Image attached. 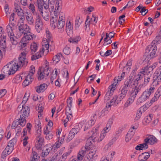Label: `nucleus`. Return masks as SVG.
Wrapping results in <instances>:
<instances>
[{
	"instance_id": "obj_1",
	"label": "nucleus",
	"mask_w": 161,
	"mask_h": 161,
	"mask_svg": "<svg viewBox=\"0 0 161 161\" xmlns=\"http://www.w3.org/2000/svg\"><path fill=\"white\" fill-rule=\"evenodd\" d=\"M26 52L24 51L21 52L19 54V57L18 58V63H15L12 64L9 69L10 70L8 71L11 74H14L15 71L18 70L20 67H25L28 63L27 59L26 58Z\"/></svg>"
},
{
	"instance_id": "obj_2",
	"label": "nucleus",
	"mask_w": 161,
	"mask_h": 161,
	"mask_svg": "<svg viewBox=\"0 0 161 161\" xmlns=\"http://www.w3.org/2000/svg\"><path fill=\"white\" fill-rule=\"evenodd\" d=\"M18 110L19 111L20 110V113L22 114L18 119L19 124L22 127H23L26 123V119L28 118L30 113V108L28 106L20 105L18 106Z\"/></svg>"
},
{
	"instance_id": "obj_3",
	"label": "nucleus",
	"mask_w": 161,
	"mask_h": 161,
	"mask_svg": "<svg viewBox=\"0 0 161 161\" xmlns=\"http://www.w3.org/2000/svg\"><path fill=\"white\" fill-rule=\"evenodd\" d=\"M25 31H24V36L20 41V43L22 48L25 47L27 44L29 43V41L32 40L33 38H35L36 36L31 33L30 29L27 25L24 28Z\"/></svg>"
},
{
	"instance_id": "obj_4",
	"label": "nucleus",
	"mask_w": 161,
	"mask_h": 161,
	"mask_svg": "<svg viewBox=\"0 0 161 161\" xmlns=\"http://www.w3.org/2000/svg\"><path fill=\"white\" fill-rule=\"evenodd\" d=\"M142 87V85L140 84L138 86H136L134 88L129 92V97L124 105V107H128L134 102L137 93L141 91Z\"/></svg>"
},
{
	"instance_id": "obj_5",
	"label": "nucleus",
	"mask_w": 161,
	"mask_h": 161,
	"mask_svg": "<svg viewBox=\"0 0 161 161\" xmlns=\"http://www.w3.org/2000/svg\"><path fill=\"white\" fill-rule=\"evenodd\" d=\"M156 40H153L151 44L148 46L146 49V52L148 51L150 52L149 58L150 59L156 58L158 55L157 45L161 42H158Z\"/></svg>"
},
{
	"instance_id": "obj_6",
	"label": "nucleus",
	"mask_w": 161,
	"mask_h": 161,
	"mask_svg": "<svg viewBox=\"0 0 161 161\" xmlns=\"http://www.w3.org/2000/svg\"><path fill=\"white\" fill-rule=\"evenodd\" d=\"M155 90V88L153 87H150V88L147 89L144 92L141 96L137 100V102L140 103L143 102L149 98L150 95L153 93Z\"/></svg>"
},
{
	"instance_id": "obj_7",
	"label": "nucleus",
	"mask_w": 161,
	"mask_h": 161,
	"mask_svg": "<svg viewBox=\"0 0 161 161\" xmlns=\"http://www.w3.org/2000/svg\"><path fill=\"white\" fill-rule=\"evenodd\" d=\"M49 45L48 43L44 45H42V47L40 50L39 52L31 56V60L34 61L41 58L42 55L44 53L46 55L49 52Z\"/></svg>"
},
{
	"instance_id": "obj_8",
	"label": "nucleus",
	"mask_w": 161,
	"mask_h": 161,
	"mask_svg": "<svg viewBox=\"0 0 161 161\" xmlns=\"http://www.w3.org/2000/svg\"><path fill=\"white\" fill-rule=\"evenodd\" d=\"M50 72L49 70L48 67L47 65H45L44 67H40L38 69L37 72V77L39 80H41L48 76Z\"/></svg>"
},
{
	"instance_id": "obj_9",
	"label": "nucleus",
	"mask_w": 161,
	"mask_h": 161,
	"mask_svg": "<svg viewBox=\"0 0 161 161\" xmlns=\"http://www.w3.org/2000/svg\"><path fill=\"white\" fill-rule=\"evenodd\" d=\"M8 36L10 39V41L13 45H16L18 43L16 37L14 36L12 28L7 30Z\"/></svg>"
},
{
	"instance_id": "obj_10",
	"label": "nucleus",
	"mask_w": 161,
	"mask_h": 161,
	"mask_svg": "<svg viewBox=\"0 0 161 161\" xmlns=\"http://www.w3.org/2000/svg\"><path fill=\"white\" fill-rule=\"evenodd\" d=\"M134 79V78H132V76L130 77V76L129 78L125 81L123 88L128 90L130 88H131L132 87L133 85H135L133 81Z\"/></svg>"
},
{
	"instance_id": "obj_11",
	"label": "nucleus",
	"mask_w": 161,
	"mask_h": 161,
	"mask_svg": "<svg viewBox=\"0 0 161 161\" xmlns=\"http://www.w3.org/2000/svg\"><path fill=\"white\" fill-rule=\"evenodd\" d=\"M94 137L96 138V137L92 135L91 137H89L87 140L86 144L84 147H82L83 149L84 150H87L90 149L92 146V143L94 142V139L93 138Z\"/></svg>"
},
{
	"instance_id": "obj_12",
	"label": "nucleus",
	"mask_w": 161,
	"mask_h": 161,
	"mask_svg": "<svg viewBox=\"0 0 161 161\" xmlns=\"http://www.w3.org/2000/svg\"><path fill=\"white\" fill-rule=\"evenodd\" d=\"M55 1L54 0H48V3L47 4L45 3L44 7L45 10L48 9L50 12H52L54 10Z\"/></svg>"
},
{
	"instance_id": "obj_13",
	"label": "nucleus",
	"mask_w": 161,
	"mask_h": 161,
	"mask_svg": "<svg viewBox=\"0 0 161 161\" xmlns=\"http://www.w3.org/2000/svg\"><path fill=\"white\" fill-rule=\"evenodd\" d=\"M6 36H3V39H2L0 42V50L3 52L4 54H5V52L6 50Z\"/></svg>"
},
{
	"instance_id": "obj_14",
	"label": "nucleus",
	"mask_w": 161,
	"mask_h": 161,
	"mask_svg": "<svg viewBox=\"0 0 161 161\" xmlns=\"http://www.w3.org/2000/svg\"><path fill=\"white\" fill-rule=\"evenodd\" d=\"M160 76L157 75H155V74H153V82L151 86V87H153L156 88V87L158 85L161 81V77Z\"/></svg>"
},
{
	"instance_id": "obj_15",
	"label": "nucleus",
	"mask_w": 161,
	"mask_h": 161,
	"mask_svg": "<svg viewBox=\"0 0 161 161\" xmlns=\"http://www.w3.org/2000/svg\"><path fill=\"white\" fill-rule=\"evenodd\" d=\"M47 85L45 83H43L35 87L36 91L38 93L44 92L47 88Z\"/></svg>"
},
{
	"instance_id": "obj_16",
	"label": "nucleus",
	"mask_w": 161,
	"mask_h": 161,
	"mask_svg": "<svg viewBox=\"0 0 161 161\" xmlns=\"http://www.w3.org/2000/svg\"><path fill=\"white\" fill-rule=\"evenodd\" d=\"M144 142L147 144L149 143L151 145H153L157 142V139L153 136L149 135L144 139Z\"/></svg>"
},
{
	"instance_id": "obj_17",
	"label": "nucleus",
	"mask_w": 161,
	"mask_h": 161,
	"mask_svg": "<svg viewBox=\"0 0 161 161\" xmlns=\"http://www.w3.org/2000/svg\"><path fill=\"white\" fill-rule=\"evenodd\" d=\"M144 75L142 71L139 72L137 75L135 76V80L133 81L134 84L135 85H138L139 83L140 82L141 80L143 78Z\"/></svg>"
},
{
	"instance_id": "obj_18",
	"label": "nucleus",
	"mask_w": 161,
	"mask_h": 161,
	"mask_svg": "<svg viewBox=\"0 0 161 161\" xmlns=\"http://www.w3.org/2000/svg\"><path fill=\"white\" fill-rule=\"evenodd\" d=\"M150 156V155L148 152L143 153L139 155L138 160L139 161H145L149 158Z\"/></svg>"
},
{
	"instance_id": "obj_19",
	"label": "nucleus",
	"mask_w": 161,
	"mask_h": 161,
	"mask_svg": "<svg viewBox=\"0 0 161 161\" xmlns=\"http://www.w3.org/2000/svg\"><path fill=\"white\" fill-rule=\"evenodd\" d=\"M58 16L54 14V16L52 17L50 19V24L52 27L54 29L58 25Z\"/></svg>"
},
{
	"instance_id": "obj_20",
	"label": "nucleus",
	"mask_w": 161,
	"mask_h": 161,
	"mask_svg": "<svg viewBox=\"0 0 161 161\" xmlns=\"http://www.w3.org/2000/svg\"><path fill=\"white\" fill-rule=\"evenodd\" d=\"M154 102L152 101L151 99L150 102H148L144 105L138 109L142 113V112H144L146 110L152 103Z\"/></svg>"
},
{
	"instance_id": "obj_21",
	"label": "nucleus",
	"mask_w": 161,
	"mask_h": 161,
	"mask_svg": "<svg viewBox=\"0 0 161 161\" xmlns=\"http://www.w3.org/2000/svg\"><path fill=\"white\" fill-rule=\"evenodd\" d=\"M153 69L150 66L147 65L144 68L142 69L141 71L144 75H151L152 73Z\"/></svg>"
},
{
	"instance_id": "obj_22",
	"label": "nucleus",
	"mask_w": 161,
	"mask_h": 161,
	"mask_svg": "<svg viewBox=\"0 0 161 161\" xmlns=\"http://www.w3.org/2000/svg\"><path fill=\"white\" fill-rule=\"evenodd\" d=\"M40 156L36 152L32 150L31 155L30 159L31 161H39Z\"/></svg>"
},
{
	"instance_id": "obj_23",
	"label": "nucleus",
	"mask_w": 161,
	"mask_h": 161,
	"mask_svg": "<svg viewBox=\"0 0 161 161\" xmlns=\"http://www.w3.org/2000/svg\"><path fill=\"white\" fill-rule=\"evenodd\" d=\"M161 96V85L158 87L155 92L154 97L152 99V101L155 102Z\"/></svg>"
},
{
	"instance_id": "obj_24",
	"label": "nucleus",
	"mask_w": 161,
	"mask_h": 161,
	"mask_svg": "<svg viewBox=\"0 0 161 161\" xmlns=\"http://www.w3.org/2000/svg\"><path fill=\"white\" fill-rule=\"evenodd\" d=\"M26 24L25 25L24 24H20L19 26V31L17 32V35L19 36H21L24 33L25 31L24 28L26 26Z\"/></svg>"
},
{
	"instance_id": "obj_25",
	"label": "nucleus",
	"mask_w": 161,
	"mask_h": 161,
	"mask_svg": "<svg viewBox=\"0 0 161 161\" xmlns=\"http://www.w3.org/2000/svg\"><path fill=\"white\" fill-rule=\"evenodd\" d=\"M128 91L123 87L121 90V93L118 96L117 99H119V100H121L126 96Z\"/></svg>"
},
{
	"instance_id": "obj_26",
	"label": "nucleus",
	"mask_w": 161,
	"mask_h": 161,
	"mask_svg": "<svg viewBox=\"0 0 161 161\" xmlns=\"http://www.w3.org/2000/svg\"><path fill=\"white\" fill-rule=\"evenodd\" d=\"M52 147H53L52 146L50 147H48L47 146H45L42 151V156L44 157L48 154L52 149Z\"/></svg>"
},
{
	"instance_id": "obj_27",
	"label": "nucleus",
	"mask_w": 161,
	"mask_h": 161,
	"mask_svg": "<svg viewBox=\"0 0 161 161\" xmlns=\"http://www.w3.org/2000/svg\"><path fill=\"white\" fill-rule=\"evenodd\" d=\"M40 135V134H39L37 138L38 143L37 144L36 147L38 149H41L44 142V138L41 137Z\"/></svg>"
},
{
	"instance_id": "obj_28",
	"label": "nucleus",
	"mask_w": 161,
	"mask_h": 161,
	"mask_svg": "<svg viewBox=\"0 0 161 161\" xmlns=\"http://www.w3.org/2000/svg\"><path fill=\"white\" fill-rule=\"evenodd\" d=\"M18 16L20 17L19 20L23 23L25 19V17L23 13V10L22 9H20V10L16 12Z\"/></svg>"
},
{
	"instance_id": "obj_29",
	"label": "nucleus",
	"mask_w": 161,
	"mask_h": 161,
	"mask_svg": "<svg viewBox=\"0 0 161 161\" xmlns=\"http://www.w3.org/2000/svg\"><path fill=\"white\" fill-rule=\"evenodd\" d=\"M135 133V130H132L130 129L128 131L127 134L126 136L125 140L126 142L129 141V139H130L134 135Z\"/></svg>"
},
{
	"instance_id": "obj_30",
	"label": "nucleus",
	"mask_w": 161,
	"mask_h": 161,
	"mask_svg": "<svg viewBox=\"0 0 161 161\" xmlns=\"http://www.w3.org/2000/svg\"><path fill=\"white\" fill-rule=\"evenodd\" d=\"M97 148L95 147L94 149H92L88 153V156L91 158H93L95 157H97V155L96 154Z\"/></svg>"
},
{
	"instance_id": "obj_31",
	"label": "nucleus",
	"mask_w": 161,
	"mask_h": 161,
	"mask_svg": "<svg viewBox=\"0 0 161 161\" xmlns=\"http://www.w3.org/2000/svg\"><path fill=\"white\" fill-rule=\"evenodd\" d=\"M32 79V77H30L29 75H27L23 82V86L25 87L28 86L31 83L32 80H31Z\"/></svg>"
},
{
	"instance_id": "obj_32",
	"label": "nucleus",
	"mask_w": 161,
	"mask_h": 161,
	"mask_svg": "<svg viewBox=\"0 0 161 161\" xmlns=\"http://www.w3.org/2000/svg\"><path fill=\"white\" fill-rule=\"evenodd\" d=\"M86 152V150H84L82 148L78 153L77 158V159L79 160H82L85 155Z\"/></svg>"
},
{
	"instance_id": "obj_33",
	"label": "nucleus",
	"mask_w": 161,
	"mask_h": 161,
	"mask_svg": "<svg viewBox=\"0 0 161 161\" xmlns=\"http://www.w3.org/2000/svg\"><path fill=\"white\" fill-rule=\"evenodd\" d=\"M26 19L28 23L31 25H34V20L31 14H28L26 16Z\"/></svg>"
},
{
	"instance_id": "obj_34",
	"label": "nucleus",
	"mask_w": 161,
	"mask_h": 161,
	"mask_svg": "<svg viewBox=\"0 0 161 161\" xmlns=\"http://www.w3.org/2000/svg\"><path fill=\"white\" fill-rule=\"evenodd\" d=\"M43 19L46 21H48L49 19V14L47 11V9L43 12V10L42 12H40Z\"/></svg>"
},
{
	"instance_id": "obj_35",
	"label": "nucleus",
	"mask_w": 161,
	"mask_h": 161,
	"mask_svg": "<svg viewBox=\"0 0 161 161\" xmlns=\"http://www.w3.org/2000/svg\"><path fill=\"white\" fill-rule=\"evenodd\" d=\"M148 148V146L147 144L145 142L143 143L139 144L137 145L135 147L136 150H143L144 148L147 149Z\"/></svg>"
},
{
	"instance_id": "obj_36",
	"label": "nucleus",
	"mask_w": 161,
	"mask_h": 161,
	"mask_svg": "<svg viewBox=\"0 0 161 161\" xmlns=\"http://www.w3.org/2000/svg\"><path fill=\"white\" fill-rule=\"evenodd\" d=\"M61 58H64V57L61 53H58L57 55L53 57V60L57 63L60 60Z\"/></svg>"
},
{
	"instance_id": "obj_37",
	"label": "nucleus",
	"mask_w": 161,
	"mask_h": 161,
	"mask_svg": "<svg viewBox=\"0 0 161 161\" xmlns=\"http://www.w3.org/2000/svg\"><path fill=\"white\" fill-rule=\"evenodd\" d=\"M35 127L37 129V132L40 134L41 131V124L40 120H37L35 121Z\"/></svg>"
},
{
	"instance_id": "obj_38",
	"label": "nucleus",
	"mask_w": 161,
	"mask_h": 161,
	"mask_svg": "<svg viewBox=\"0 0 161 161\" xmlns=\"http://www.w3.org/2000/svg\"><path fill=\"white\" fill-rule=\"evenodd\" d=\"M114 90V89H113V87H111L110 90L109 91H108L105 95L104 97L105 100L108 101L110 99V97L112 95V92H113Z\"/></svg>"
},
{
	"instance_id": "obj_39",
	"label": "nucleus",
	"mask_w": 161,
	"mask_h": 161,
	"mask_svg": "<svg viewBox=\"0 0 161 161\" xmlns=\"http://www.w3.org/2000/svg\"><path fill=\"white\" fill-rule=\"evenodd\" d=\"M55 2V10L54 12H56V11H58L62 7V0H54Z\"/></svg>"
},
{
	"instance_id": "obj_40",
	"label": "nucleus",
	"mask_w": 161,
	"mask_h": 161,
	"mask_svg": "<svg viewBox=\"0 0 161 161\" xmlns=\"http://www.w3.org/2000/svg\"><path fill=\"white\" fill-rule=\"evenodd\" d=\"M43 25L42 19L39 15H37L35 19V25L42 26Z\"/></svg>"
},
{
	"instance_id": "obj_41",
	"label": "nucleus",
	"mask_w": 161,
	"mask_h": 161,
	"mask_svg": "<svg viewBox=\"0 0 161 161\" xmlns=\"http://www.w3.org/2000/svg\"><path fill=\"white\" fill-rule=\"evenodd\" d=\"M71 151V150H69L67 152L64 153L62 156H60L61 157L60 160L62 161H65L67 157L70 154Z\"/></svg>"
},
{
	"instance_id": "obj_42",
	"label": "nucleus",
	"mask_w": 161,
	"mask_h": 161,
	"mask_svg": "<svg viewBox=\"0 0 161 161\" xmlns=\"http://www.w3.org/2000/svg\"><path fill=\"white\" fill-rule=\"evenodd\" d=\"M28 8L33 15H36V16L37 15H39L37 14L36 12L35 7L33 4L30 3L28 6Z\"/></svg>"
},
{
	"instance_id": "obj_43",
	"label": "nucleus",
	"mask_w": 161,
	"mask_h": 161,
	"mask_svg": "<svg viewBox=\"0 0 161 161\" xmlns=\"http://www.w3.org/2000/svg\"><path fill=\"white\" fill-rule=\"evenodd\" d=\"M37 46L35 42L32 43L31 45V53L32 54L34 53L37 51Z\"/></svg>"
},
{
	"instance_id": "obj_44",
	"label": "nucleus",
	"mask_w": 161,
	"mask_h": 161,
	"mask_svg": "<svg viewBox=\"0 0 161 161\" xmlns=\"http://www.w3.org/2000/svg\"><path fill=\"white\" fill-rule=\"evenodd\" d=\"M60 158V153H57L52 157V160L50 161H62Z\"/></svg>"
},
{
	"instance_id": "obj_45",
	"label": "nucleus",
	"mask_w": 161,
	"mask_h": 161,
	"mask_svg": "<svg viewBox=\"0 0 161 161\" xmlns=\"http://www.w3.org/2000/svg\"><path fill=\"white\" fill-rule=\"evenodd\" d=\"M15 15V13L13 12L11 14L9 17V23H10V24H11L12 26H14L15 25L14 23L15 22L14 21Z\"/></svg>"
},
{
	"instance_id": "obj_46",
	"label": "nucleus",
	"mask_w": 161,
	"mask_h": 161,
	"mask_svg": "<svg viewBox=\"0 0 161 161\" xmlns=\"http://www.w3.org/2000/svg\"><path fill=\"white\" fill-rule=\"evenodd\" d=\"M13 63V61H11L9 63H8L6 65L4 66L2 70L4 73H7V72H8V71L10 70H9L8 68L9 66L12 64Z\"/></svg>"
},
{
	"instance_id": "obj_47",
	"label": "nucleus",
	"mask_w": 161,
	"mask_h": 161,
	"mask_svg": "<svg viewBox=\"0 0 161 161\" xmlns=\"http://www.w3.org/2000/svg\"><path fill=\"white\" fill-rule=\"evenodd\" d=\"M37 5L39 11L42 12V10L43 9V6H44L42 1H41V0H37Z\"/></svg>"
},
{
	"instance_id": "obj_48",
	"label": "nucleus",
	"mask_w": 161,
	"mask_h": 161,
	"mask_svg": "<svg viewBox=\"0 0 161 161\" xmlns=\"http://www.w3.org/2000/svg\"><path fill=\"white\" fill-rule=\"evenodd\" d=\"M65 21H58L57 26L58 29H61V31L62 30L63 28L64 29V26L65 25Z\"/></svg>"
},
{
	"instance_id": "obj_49",
	"label": "nucleus",
	"mask_w": 161,
	"mask_h": 161,
	"mask_svg": "<svg viewBox=\"0 0 161 161\" xmlns=\"http://www.w3.org/2000/svg\"><path fill=\"white\" fill-rule=\"evenodd\" d=\"M80 19V17L79 16H77L76 18V19L75 20V29H77L79 28L80 25L81 24V21H79V19Z\"/></svg>"
},
{
	"instance_id": "obj_50",
	"label": "nucleus",
	"mask_w": 161,
	"mask_h": 161,
	"mask_svg": "<svg viewBox=\"0 0 161 161\" xmlns=\"http://www.w3.org/2000/svg\"><path fill=\"white\" fill-rule=\"evenodd\" d=\"M16 142L17 139L16 138H14L9 141L8 145L14 147V145L16 143Z\"/></svg>"
},
{
	"instance_id": "obj_51",
	"label": "nucleus",
	"mask_w": 161,
	"mask_h": 161,
	"mask_svg": "<svg viewBox=\"0 0 161 161\" xmlns=\"http://www.w3.org/2000/svg\"><path fill=\"white\" fill-rule=\"evenodd\" d=\"M142 113L138 109L137 111L136 116L134 119V121H136L140 119L142 116Z\"/></svg>"
},
{
	"instance_id": "obj_52",
	"label": "nucleus",
	"mask_w": 161,
	"mask_h": 161,
	"mask_svg": "<svg viewBox=\"0 0 161 161\" xmlns=\"http://www.w3.org/2000/svg\"><path fill=\"white\" fill-rule=\"evenodd\" d=\"M31 69L30 73L27 75H29L30 77H31L35 71V69L34 66L33 65L31 66Z\"/></svg>"
},
{
	"instance_id": "obj_53",
	"label": "nucleus",
	"mask_w": 161,
	"mask_h": 161,
	"mask_svg": "<svg viewBox=\"0 0 161 161\" xmlns=\"http://www.w3.org/2000/svg\"><path fill=\"white\" fill-rule=\"evenodd\" d=\"M123 78L121 77L120 76H119L117 78L115 77L114 79V82H113V84L112 85H113V86H115L117 83V82H116V81H120Z\"/></svg>"
},
{
	"instance_id": "obj_54",
	"label": "nucleus",
	"mask_w": 161,
	"mask_h": 161,
	"mask_svg": "<svg viewBox=\"0 0 161 161\" xmlns=\"http://www.w3.org/2000/svg\"><path fill=\"white\" fill-rule=\"evenodd\" d=\"M108 113V110L107 108H104L100 113H99L98 115L99 117H101L104 116L106 114Z\"/></svg>"
},
{
	"instance_id": "obj_55",
	"label": "nucleus",
	"mask_w": 161,
	"mask_h": 161,
	"mask_svg": "<svg viewBox=\"0 0 161 161\" xmlns=\"http://www.w3.org/2000/svg\"><path fill=\"white\" fill-rule=\"evenodd\" d=\"M64 53L66 55H69L70 53V48L67 46L65 47L63 50Z\"/></svg>"
},
{
	"instance_id": "obj_56",
	"label": "nucleus",
	"mask_w": 161,
	"mask_h": 161,
	"mask_svg": "<svg viewBox=\"0 0 161 161\" xmlns=\"http://www.w3.org/2000/svg\"><path fill=\"white\" fill-rule=\"evenodd\" d=\"M154 39L156 40L158 42H161V26L159 34L156 36Z\"/></svg>"
},
{
	"instance_id": "obj_57",
	"label": "nucleus",
	"mask_w": 161,
	"mask_h": 161,
	"mask_svg": "<svg viewBox=\"0 0 161 161\" xmlns=\"http://www.w3.org/2000/svg\"><path fill=\"white\" fill-rule=\"evenodd\" d=\"M154 28L153 25H150L147 29V31L148 34L151 35L154 31Z\"/></svg>"
},
{
	"instance_id": "obj_58",
	"label": "nucleus",
	"mask_w": 161,
	"mask_h": 161,
	"mask_svg": "<svg viewBox=\"0 0 161 161\" xmlns=\"http://www.w3.org/2000/svg\"><path fill=\"white\" fill-rule=\"evenodd\" d=\"M53 134L51 131L48 132V133L46 135L45 138L48 140L52 139L53 137Z\"/></svg>"
},
{
	"instance_id": "obj_59",
	"label": "nucleus",
	"mask_w": 161,
	"mask_h": 161,
	"mask_svg": "<svg viewBox=\"0 0 161 161\" xmlns=\"http://www.w3.org/2000/svg\"><path fill=\"white\" fill-rule=\"evenodd\" d=\"M75 136V135L73 134V133L70 132L67 139V142H69Z\"/></svg>"
},
{
	"instance_id": "obj_60",
	"label": "nucleus",
	"mask_w": 161,
	"mask_h": 161,
	"mask_svg": "<svg viewBox=\"0 0 161 161\" xmlns=\"http://www.w3.org/2000/svg\"><path fill=\"white\" fill-rule=\"evenodd\" d=\"M5 149L8 151V153H9V154H10L13 150L14 147H12V146L7 145Z\"/></svg>"
},
{
	"instance_id": "obj_61",
	"label": "nucleus",
	"mask_w": 161,
	"mask_h": 161,
	"mask_svg": "<svg viewBox=\"0 0 161 161\" xmlns=\"http://www.w3.org/2000/svg\"><path fill=\"white\" fill-rule=\"evenodd\" d=\"M97 19H96V17L95 16L93 15L91 19V22L93 25H95L97 22Z\"/></svg>"
},
{
	"instance_id": "obj_62",
	"label": "nucleus",
	"mask_w": 161,
	"mask_h": 161,
	"mask_svg": "<svg viewBox=\"0 0 161 161\" xmlns=\"http://www.w3.org/2000/svg\"><path fill=\"white\" fill-rule=\"evenodd\" d=\"M10 154L9 153H8V151L4 149V150L2 154V158L4 159L6 158L7 155Z\"/></svg>"
},
{
	"instance_id": "obj_63",
	"label": "nucleus",
	"mask_w": 161,
	"mask_h": 161,
	"mask_svg": "<svg viewBox=\"0 0 161 161\" xmlns=\"http://www.w3.org/2000/svg\"><path fill=\"white\" fill-rule=\"evenodd\" d=\"M145 7H142L140 11L142 15H145L148 12V10L145 8Z\"/></svg>"
},
{
	"instance_id": "obj_64",
	"label": "nucleus",
	"mask_w": 161,
	"mask_h": 161,
	"mask_svg": "<svg viewBox=\"0 0 161 161\" xmlns=\"http://www.w3.org/2000/svg\"><path fill=\"white\" fill-rule=\"evenodd\" d=\"M79 130H78L77 128L75 127V126L74 127L72 128L70 131V132L73 133V134L75 135V134H77Z\"/></svg>"
}]
</instances>
